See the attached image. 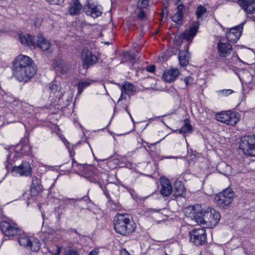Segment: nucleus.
Returning <instances> with one entry per match:
<instances>
[{"label":"nucleus","instance_id":"cd10ccee","mask_svg":"<svg viewBox=\"0 0 255 255\" xmlns=\"http://www.w3.org/2000/svg\"><path fill=\"white\" fill-rule=\"evenodd\" d=\"M133 86L130 83L127 82L125 83L122 86L121 91H123L127 95L130 96L133 92Z\"/></svg>","mask_w":255,"mask_h":255},{"label":"nucleus","instance_id":"4c0bfd02","mask_svg":"<svg viewBox=\"0 0 255 255\" xmlns=\"http://www.w3.org/2000/svg\"><path fill=\"white\" fill-rule=\"evenodd\" d=\"M149 4V0H139L137 6L140 7H146Z\"/></svg>","mask_w":255,"mask_h":255},{"label":"nucleus","instance_id":"f3484780","mask_svg":"<svg viewBox=\"0 0 255 255\" xmlns=\"http://www.w3.org/2000/svg\"><path fill=\"white\" fill-rule=\"evenodd\" d=\"M19 39L22 44L30 47L31 48H36V44L32 35L28 34H20L19 35Z\"/></svg>","mask_w":255,"mask_h":255},{"label":"nucleus","instance_id":"864d4df0","mask_svg":"<svg viewBox=\"0 0 255 255\" xmlns=\"http://www.w3.org/2000/svg\"><path fill=\"white\" fill-rule=\"evenodd\" d=\"M70 231H71V232H74V233H75L76 234L78 233L77 232V230L76 229H71Z\"/></svg>","mask_w":255,"mask_h":255},{"label":"nucleus","instance_id":"8fccbe9b","mask_svg":"<svg viewBox=\"0 0 255 255\" xmlns=\"http://www.w3.org/2000/svg\"><path fill=\"white\" fill-rule=\"evenodd\" d=\"M72 163H73V166H74V163H75L76 164V166H79H79H82V164H78V163L75 161V160H74V159H72Z\"/></svg>","mask_w":255,"mask_h":255},{"label":"nucleus","instance_id":"6ab92c4d","mask_svg":"<svg viewBox=\"0 0 255 255\" xmlns=\"http://www.w3.org/2000/svg\"><path fill=\"white\" fill-rule=\"evenodd\" d=\"M160 182L162 186L160 190L161 195L165 197L170 195L172 191L170 181L167 178H164L161 179Z\"/></svg>","mask_w":255,"mask_h":255},{"label":"nucleus","instance_id":"473e14b6","mask_svg":"<svg viewBox=\"0 0 255 255\" xmlns=\"http://www.w3.org/2000/svg\"><path fill=\"white\" fill-rule=\"evenodd\" d=\"M207 11L206 8L203 5H200L197 7L196 11V15L198 19L202 17L203 14H204Z\"/></svg>","mask_w":255,"mask_h":255},{"label":"nucleus","instance_id":"a19ab883","mask_svg":"<svg viewBox=\"0 0 255 255\" xmlns=\"http://www.w3.org/2000/svg\"><path fill=\"white\" fill-rule=\"evenodd\" d=\"M51 4H60L63 3L64 0H46Z\"/></svg>","mask_w":255,"mask_h":255},{"label":"nucleus","instance_id":"a18cd8bd","mask_svg":"<svg viewBox=\"0 0 255 255\" xmlns=\"http://www.w3.org/2000/svg\"><path fill=\"white\" fill-rule=\"evenodd\" d=\"M99 253L98 250L94 249L92 250L88 255H97Z\"/></svg>","mask_w":255,"mask_h":255},{"label":"nucleus","instance_id":"a878e982","mask_svg":"<svg viewBox=\"0 0 255 255\" xmlns=\"http://www.w3.org/2000/svg\"><path fill=\"white\" fill-rule=\"evenodd\" d=\"M174 189L175 190V194L176 196H181L184 191V186L182 182L179 180H176L174 184Z\"/></svg>","mask_w":255,"mask_h":255},{"label":"nucleus","instance_id":"de8ad7c7","mask_svg":"<svg viewBox=\"0 0 255 255\" xmlns=\"http://www.w3.org/2000/svg\"><path fill=\"white\" fill-rule=\"evenodd\" d=\"M162 13L163 17H164V16H165L166 18L167 16L168 12L166 9H165L162 11Z\"/></svg>","mask_w":255,"mask_h":255},{"label":"nucleus","instance_id":"0eeeda50","mask_svg":"<svg viewBox=\"0 0 255 255\" xmlns=\"http://www.w3.org/2000/svg\"><path fill=\"white\" fill-rule=\"evenodd\" d=\"M83 10L87 15L94 18L101 16L103 13L101 5L94 3H90V0H87V4L84 5L83 7Z\"/></svg>","mask_w":255,"mask_h":255},{"label":"nucleus","instance_id":"5701e85b","mask_svg":"<svg viewBox=\"0 0 255 255\" xmlns=\"http://www.w3.org/2000/svg\"><path fill=\"white\" fill-rule=\"evenodd\" d=\"M188 51L181 50L179 52L178 59L180 65L181 66H186L189 63V60L187 58Z\"/></svg>","mask_w":255,"mask_h":255},{"label":"nucleus","instance_id":"6e6d98bb","mask_svg":"<svg viewBox=\"0 0 255 255\" xmlns=\"http://www.w3.org/2000/svg\"><path fill=\"white\" fill-rule=\"evenodd\" d=\"M98 183L99 184V185L100 187H101V188L102 189L103 188L102 185L100 183H99V182H98Z\"/></svg>","mask_w":255,"mask_h":255},{"label":"nucleus","instance_id":"e433bc0d","mask_svg":"<svg viewBox=\"0 0 255 255\" xmlns=\"http://www.w3.org/2000/svg\"><path fill=\"white\" fill-rule=\"evenodd\" d=\"M43 19L41 17H36L33 19V24L38 27L41 25Z\"/></svg>","mask_w":255,"mask_h":255},{"label":"nucleus","instance_id":"c03bdc74","mask_svg":"<svg viewBox=\"0 0 255 255\" xmlns=\"http://www.w3.org/2000/svg\"><path fill=\"white\" fill-rule=\"evenodd\" d=\"M66 255H78V253L75 250H69Z\"/></svg>","mask_w":255,"mask_h":255},{"label":"nucleus","instance_id":"c9c22d12","mask_svg":"<svg viewBox=\"0 0 255 255\" xmlns=\"http://www.w3.org/2000/svg\"><path fill=\"white\" fill-rule=\"evenodd\" d=\"M124 57L127 59L128 60H130L131 62H133L135 60V56L132 54L129 51H126L123 53Z\"/></svg>","mask_w":255,"mask_h":255},{"label":"nucleus","instance_id":"c85d7f7f","mask_svg":"<svg viewBox=\"0 0 255 255\" xmlns=\"http://www.w3.org/2000/svg\"><path fill=\"white\" fill-rule=\"evenodd\" d=\"M49 89L52 93L53 94H57L56 97L57 99H61V93L60 92L61 87L59 85L57 84H52L50 86Z\"/></svg>","mask_w":255,"mask_h":255},{"label":"nucleus","instance_id":"20e7f679","mask_svg":"<svg viewBox=\"0 0 255 255\" xmlns=\"http://www.w3.org/2000/svg\"><path fill=\"white\" fill-rule=\"evenodd\" d=\"M239 148L248 156H255V135H245L240 139Z\"/></svg>","mask_w":255,"mask_h":255},{"label":"nucleus","instance_id":"6e6552de","mask_svg":"<svg viewBox=\"0 0 255 255\" xmlns=\"http://www.w3.org/2000/svg\"><path fill=\"white\" fill-rule=\"evenodd\" d=\"M81 59L83 62V67L84 69L88 68L90 66L98 62V57L93 54L88 49L85 48L81 53Z\"/></svg>","mask_w":255,"mask_h":255},{"label":"nucleus","instance_id":"393cba45","mask_svg":"<svg viewBox=\"0 0 255 255\" xmlns=\"http://www.w3.org/2000/svg\"><path fill=\"white\" fill-rule=\"evenodd\" d=\"M88 200L91 201L89 198L87 196H84L82 198H69L67 197H63L61 199L62 202L64 203L65 205L73 204L75 205L77 201H81L82 200Z\"/></svg>","mask_w":255,"mask_h":255},{"label":"nucleus","instance_id":"603ef678","mask_svg":"<svg viewBox=\"0 0 255 255\" xmlns=\"http://www.w3.org/2000/svg\"><path fill=\"white\" fill-rule=\"evenodd\" d=\"M126 111L128 112V114L129 115V117H130V118H131V119L132 121H133V119H132V117H131V115L130 113L129 112V111L128 110L127 108H126Z\"/></svg>","mask_w":255,"mask_h":255},{"label":"nucleus","instance_id":"bb28decb","mask_svg":"<svg viewBox=\"0 0 255 255\" xmlns=\"http://www.w3.org/2000/svg\"><path fill=\"white\" fill-rule=\"evenodd\" d=\"M230 111L222 112L216 115V118L217 121L227 124V119H229V114Z\"/></svg>","mask_w":255,"mask_h":255},{"label":"nucleus","instance_id":"5fc2aeb1","mask_svg":"<svg viewBox=\"0 0 255 255\" xmlns=\"http://www.w3.org/2000/svg\"><path fill=\"white\" fill-rule=\"evenodd\" d=\"M167 158H178V157H174V156H168L166 157Z\"/></svg>","mask_w":255,"mask_h":255},{"label":"nucleus","instance_id":"9b49d317","mask_svg":"<svg viewBox=\"0 0 255 255\" xmlns=\"http://www.w3.org/2000/svg\"><path fill=\"white\" fill-rule=\"evenodd\" d=\"M12 171L15 174H19L20 176H27L31 174V168L28 162L24 161L19 166H14Z\"/></svg>","mask_w":255,"mask_h":255},{"label":"nucleus","instance_id":"bf43d9fd","mask_svg":"<svg viewBox=\"0 0 255 255\" xmlns=\"http://www.w3.org/2000/svg\"><path fill=\"white\" fill-rule=\"evenodd\" d=\"M9 155H7V159L9 158Z\"/></svg>","mask_w":255,"mask_h":255},{"label":"nucleus","instance_id":"4468645a","mask_svg":"<svg viewBox=\"0 0 255 255\" xmlns=\"http://www.w3.org/2000/svg\"><path fill=\"white\" fill-rule=\"evenodd\" d=\"M238 2L247 13L252 14L255 11L254 0H238Z\"/></svg>","mask_w":255,"mask_h":255},{"label":"nucleus","instance_id":"f257e3e1","mask_svg":"<svg viewBox=\"0 0 255 255\" xmlns=\"http://www.w3.org/2000/svg\"><path fill=\"white\" fill-rule=\"evenodd\" d=\"M12 71L13 75L18 81L27 82L36 73V68L29 57L19 55L13 62Z\"/></svg>","mask_w":255,"mask_h":255},{"label":"nucleus","instance_id":"f704fd0d","mask_svg":"<svg viewBox=\"0 0 255 255\" xmlns=\"http://www.w3.org/2000/svg\"><path fill=\"white\" fill-rule=\"evenodd\" d=\"M138 11L137 13V18L139 20H143L146 18V15L145 13V11L142 9V8H144L145 7H140L138 6Z\"/></svg>","mask_w":255,"mask_h":255},{"label":"nucleus","instance_id":"9d476101","mask_svg":"<svg viewBox=\"0 0 255 255\" xmlns=\"http://www.w3.org/2000/svg\"><path fill=\"white\" fill-rule=\"evenodd\" d=\"M0 229L2 233L7 237H12L17 235L19 233V229L16 225L10 224L7 221L0 222Z\"/></svg>","mask_w":255,"mask_h":255},{"label":"nucleus","instance_id":"f03ea898","mask_svg":"<svg viewBox=\"0 0 255 255\" xmlns=\"http://www.w3.org/2000/svg\"><path fill=\"white\" fill-rule=\"evenodd\" d=\"M115 231L122 235L134 231L136 225L128 214H117L114 218Z\"/></svg>","mask_w":255,"mask_h":255},{"label":"nucleus","instance_id":"13d9d810","mask_svg":"<svg viewBox=\"0 0 255 255\" xmlns=\"http://www.w3.org/2000/svg\"><path fill=\"white\" fill-rule=\"evenodd\" d=\"M109 42H106V44H109Z\"/></svg>","mask_w":255,"mask_h":255},{"label":"nucleus","instance_id":"2f4dec72","mask_svg":"<svg viewBox=\"0 0 255 255\" xmlns=\"http://www.w3.org/2000/svg\"><path fill=\"white\" fill-rule=\"evenodd\" d=\"M28 248H29L33 252H37L40 248V242L36 240L32 239V240H31V243H30Z\"/></svg>","mask_w":255,"mask_h":255},{"label":"nucleus","instance_id":"7ed1b4c3","mask_svg":"<svg viewBox=\"0 0 255 255\" xmlns=\"http://www.w3.org/2000/svg\"><path fill=\"white\" fill-rule=\"evenodd\" d=\"M196 222L198 224H207L210 228L215 227L219 222L221 215L214 209L208 208L202 209L194 216Z\"/></svg>","mask_w":255,"mask_h":255},{"label":"nucleus","instance_id":"79ce46f5","mask_svg":"<svg viewBox=\"0 0 255 255\" xmlns=\"http://www.w3.org/2000/svg\"><path fill=\"white\" fill-rule=\"evenodd\" d=\"M177 11L176 12H179L183 14V11L185 9V6L183 4H180L177 6Z\"/></svg>","mask_w":255,"mask_h":255},{"label":"nucleus","instance_id":"a211bd4d","mask_svg":"<svg viewBox=\"0 0 255 255\" xmlns=\"http://www.w3.org/2000/svg\"><path fill=\"white\" fill-rule=\"evenodd\" d=\"M35 44L36 47H39L43 51L48 50L51 46L49 40L43 37L40 33H38L37 35V42H35Z\"/></svg>","mask_w":255,"mask_h":255},{"label":"nucleus","instance_id":"4be33fe9","mask_svg":"<svg viewBox=\"0 0 255 255\" xmlns=\"http://www.w3.org/2000/svg\"><path fill=\"white\" fill-rule=\"evenodd\" d=\"M55 67L57 68V70H59L62 74L67 73L69 70L68 65L62 59H58L54 62Z\"/></svg>","mask_w":255,"mask_h":255},{"label":"nucleus","instance_id":"f8f14e48","mask_svg":"<svg viewBox=\"0 0 255 255\" xmlns=\"http://www.w3.org/2000/svg\"><path fill=\"white\" fill-rule=\"evenodd\" d=\"M199 23L198 22H194L190 27L189 31H186L182 34L181 37L187 41H191L193 37L196 35L199 28Z\"/></svg>","mask_w":255,"mask_h":255},{"label":"nucleus","instance_id":"58836bf2","mask_svg":"<svg viewBox=\"0 0 255 255\" xmlns=\"http://www.w3.org/2000/svg\"><path fill=\"white\" fill-rule=\"evenodd\" d=\"M218 93L225 96H228L233 93V91L230 89H224L218 91Z\"/></svg>","mask_w":255,"mask_h":255},{"label":"nucleus","instance_id":"7c9ffc66","mask_svg":"<svg viewBox=\"0 0 255 255\" xmlns=\"http://www.w3.org/2000/svg\"><path fill=\"white\" fill-rule=\"evenodd\" d=\"M91 84V82L84 81L79 82L77 84L78 94L81 95L83 90L86 87L89 86Z\"/></svg>","mask_w":255,"mask_h":255},{"label":"nucleus","instance_id":"412c9836","mask_svg":"<svg viewBox=\"0 0 255 255\" xmlns=\"http://www.w3.org/2000/svg\"><path fill=\"white\" fill-rule=\"evenodd\" d=\"M184 124L179 129L174 130V132L178 131L180 134H183L184 136L187 133H190L192 131V127L190 124V120L186 119L184 121Z\"/></svg>","mask_w":255,"mask_h":255},{"label":"nucleus","instance_id":"c756f323","mask_svg":"<svg viewBox=\"0 0 255 255\" xmlns=\"http://www.w3.org/2000/svg\"><path fill=\"white\" fill-rule=\"evenodd\" d=\"M18 242L21 246L28 248L31 243V239L29 237L23 236L18 238Z\"/></svg>","mask_w":255,"mask_h":255},{"label":"nucleus","instance_id":"aec40b11","mask_svg":"<svg viewBox=\"0 0 255 255\" xmlns=\"http://www.w3.org/2000/svg\"><path fill=\"white\" fill-rule=\"evenodd\" d=\"M82 8V5L79 0H72L68 11L70 15H78L80 13Z\"/></svg>","mask_w":255,"mask_h":255},{"label":"nucleus","instance_id":"49530a36","mask_svg":"<svg viewBox=\"0 0 255 255\" xmlns=\"http://www.w3.org/2000/svg\"><path fill=\"white\" fill-rule=\"evenodd\" d=\"M124 93L125 92H124L123 91H122L121 95L120 98L119 99L118 102L126 99V97L124 95Z\"/></svg>","mask_w":255,"mask_h":255},{"label":"nucleus","instance_id":"72a5a7b5","mask_svg":"<svg viewBox=\"0 0 255 255\" xmlns=\"http://www.w3.org/2000/svg\"><path fill=\"white\" fill-rule=\"evenodd\" d=\"M182 14H181L179 12H176L171 16V19L177 24H181L182 23Z\"/></svg>","mask_w":255,"mask_h":255},{"label":"nucleus","instance_id":"b1692460","mask_svg":"<svg viewBox=\"0 0 255 255\" xmlns=\"http://www.w3.org/2000/svg\"><path fill=\"white\" fill-rule=\"evenodd\" d=\"M229 119H227V124L235 126L239 120V114L236 112H231L230 111L229 114Z\"/></svg>","mask_w":255,"mask_h":255},{"label":"nucleus","instance_id":"3c124183","mask_svg":"<svg viewBox=\"0 0 255 255\" xmlns=\"http://www.w3.org/2000/svg\"><path fill=\"white\" fill-rule=\"evenodd\" d=\"M106 196L107 197V198L108 199L109 202H112V200H111V198H110L109 194V193H106Z\"/></svg>","mask_w":255,"mask_h":255},{"label":"nucleus","instance_id":"ea45409f","mask_svg":"<svg viewBox=\"0 0 255 255\" xmlns=\"http://www.w3.org/2000/svg\"><path fill=\"white\" fill-rule=\"evenodd\" d=\"M193 78L191 77H186L184 79V81L185 82L186 86L187 87L189 86L193 82Z\"/></svg>","mask_w":255,"mask_h":255},{"label":"nucleus","instance_id":"09e8293b","mask_svg":"<svg viewBox=\"0 0 255 255\" xmlns=\"http://www.w3.org/2000/svg\"><path fill=\"white\" fill-rule=\"evenodd\" d=\"M121 254L122 255H130L125 250L122 251Z\"/></svg>","mask_w":255,"mask_h":255},{"label":"nucleus","instance_id":"dca6fc26","mask_svg":"<svg viewBox=\"0 0 255 255\" xmlns=\"http://www.w3.org/2000/svg\"><path fill=\"white\" fill-rule=\"evenodd\" d=\"M40 180L36 177L33 176L30 188V193L32 196L38 195L42 190V186L40 184Z\"/></svg>","mask_w":255,"mask_h":255},{"label":"nucleus","instance_id":"37998d69","mask_svg":"<svg viewBox=\"0 0 255 255\" xmlns=\"http://www.w3.org/2000/svg\"><path fill=\"white\" fill-rule=\"evenodd\" d=\"M155 67L154 65H149L146 67V70L149 72H153L155 70Z\"/></svg>","mask_w":255,"mask_h":255},{"label":"nucleus","instance_id":"39448f33","mask_svg":"<svg viewBox=\"0 0 255 255\" xmlns=\"http://www.w3.org/2000/svg\"><path fill=\"white\" fill-rule=\"evenodd\" d=\"M234 196V193L231 189H226L216 195L214 201L219 207L224 208L231 203Z\"/></svg>","mask_w":255,"mask_h":255},{"label":"nucleus","instance_id":"4d7b16f0","mask_svg":"<svg viewBox=\"0 0 255 255\" xmlns=\"http://www.w3.org/2000/svg\"><path fill=\"white\" fill-rule=\"evenodd\" d=\"M5 168L8 170V165L5 164Z\"/></svg>","mask_w":255,"mask_h":255},{"label":"nucleus","instance_id":"ddd939ff","mask_svg":"<svg viewBox=\"0 0 255 255\" xmlns=\"http://www.w3.org/2000/svg\"><path fill=\"white\" fill-rule=\"evenodd\" d=\"M218 51L221 57H227L232 51V46L228 42H222L220 41L218 43Z\"/></svg>","mask_w":255,"mask_h":255},{"label":"nucleus","instance_id":"1a4fd4ad","mask_svg":"<svg viewBox=\"0 0 255 255\" xmlns=\"http://www.w3.org/2000/svg\"><path fill=\"white\" fill-rule=\"evenodd\" d=\"M244 23L229 29L226 33L227 39L231 42H236L240 38L243 28Z\"/></svg>","mask_w":255,"mask_h":255},{"label":"nucleus","instance_id":"2eb2a0df","mask_svg":"<svg viewBox=\"0 0 255 255\" xmlns=\"http://www.w3.org/2000/svg\"><path fill=\"white\" fill-rule=\"evenodd\" d=\"M179 71L177 68H171L165 72L162 75V78L166 82L171 83L174 81L178 76Z\"/></svg>","mask_w":255,"mask_h":255},{"label":"nucleus","instance_id":"423d86ee","mask_svg":"<svg viewBox=\"0 0 255 255\" xmlns=\"http://www.w3.org/2000/svg\"><path fill=\"white\" fill-rule=\"evenodd\" d=\"M190 241L196 246H204L207 243L205 228L195 229L189 232Z\"/></svg>","mask_w":255,"mask_h":255}]
</instances>
